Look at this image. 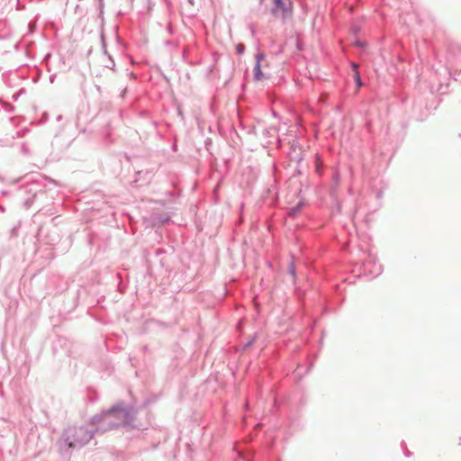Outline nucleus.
Instances as JSON below:
<instances>
[{
    "label": "nucleus",
    "mask_w": 461,
    "mask_h": 461,
    "mask_svg": "<svg viewBox=\"0 0 461 461\" xmlns=\"http://www.w3.org/2000/svg\"><path fill=\"white\" fill-rule=\"evenodd\" d=\"M353 67L355 68L354 77L357 81L358 85H361V77H360V74H359V72L357 70V65H353Z\"/></svg>",
    "instance_id": "obj_4"
},
{
    "label": "nucleus",
    "mask_w": 461,
    "mask_h": 461,
    "mask_svg": "<svg viewBox=\"0 0 461 461\" xmlns=\"http://www.w3.org/2000/svg\"><path fill=\"white\" fill-rule=\"evenodd\" d=\"M293 12L291 0H273L271 14L275 19L285 20Z\"/></svg>",
    "instance_id": "obj_1"
},
{
    "label": "nucleus",
    "mask_w": 461,
    "mask_h": 461,
    "mask_svg": "<svg viewBox=\"0 0 461 461\" xmlns=\"http://www.w3.org/2000/svg\"><path fill=\"white\" fill-rule=\"evenodd\" d=\"M270 76L271 71L269 69V64L264 54H258L257 65L254 68V77L256 80H264V78H268Z\"/></svg>",
    "instance_id": "obj_2"
},
{
    "label": "nucleus",
    "mask_w": 461,
    "mask_h": 461,
    "mask_svg": "<svg viewBox=\"0 0 461 461\" xmlns=\"http://www.w3.org/2000/svg\"><path fill=\"white\" fill-rule=\"evenodd\" d=\"M75 436L77 438L74 442H68V446L72 447V446L76 445H84V443L88 442L90 438H92V435L90 432H87V430L83 429V428H79V429H76Z\"/></svg>",
    "instance_id": "obj_3"
},
{
    "label": "nucleus",
    "mask_w": 461,
    "mask_h": 461,
    "mask_svg": "<svg viewBox=\"0 0 461 461\" xmlns=\"http://www.w3.org/2000/svg\"><path fill=\"white\" fill-rule=\"evenodd\" d=\"M244 50H245L244 44H238L237 45V52H239V54H241V52H244Z\"/></svg>",
    "instance_id": "obj_5"
}]
</instances>
